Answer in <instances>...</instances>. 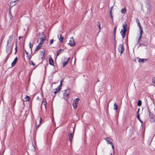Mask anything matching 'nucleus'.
<instances>
[{
    "label": "nucleus",
    "instance_id": "nucleus-52",
    "mask_svg": "<svg viewBox=\"0 0 155 155\" xmlns=\"http://www.w3.org/2000/svg\"><path fill=\"white\" fill-rule=\"evenodd\" d=\"M32 147H33V148H34V150H35V147L34 146L32 145Z\"/></svg>",
    "mask_w": 155,
    "mask_h": 155
},
{
    "label": "nucleus",
    "instance_id": "nucleus-19",
    "mask_svg": "<svg viewBox=\"0 0 155 155\" xmlns=\"http://www.w3.org/2000/svg\"><path fill=\"white\" fill-rule=\"evenodd\" d=\"M39 39L40 40L41 42H43L44 41L45 39V36L43 35V36L42 37L40 38Z\"/></svg>",
    "mask_w": 155,
    "mask_h": 155
},
{
    "label": "nucleus",
    "instance_id": "nucleus-54",
    "mask_svg": "<svg viewBox=\"0 0 155 155\" xmlns=\"http://www.w3.org/2000/svg\"><path fill=\"white\" fill-rule=\"evenodd\" d=\"M114 41H115V35L114 36Z\"/></svg>",
    "mask_w": 155,
    "mask_h": 155
},
{
    "label": "nucleus",
    "instance_id": "nucleus-9",
    "mask_svg": "<svg viewBox=\"0 0 155 155\" xmlns=\"http://www.w3.org/2000/svg\"><path fill=\"white\" fill-rule=\"evenodd\" d=\"M148 110L149 113V117H150V118H153V117H154V115H153V114L150 111L149 107H148Z\"/></svg>",
    "mask_w": 155,
    "mask_h": 155
},
{
    "label": "nucleus",
    "instance_id": "nucleus-39",
    "mask_svg": "<svg viewBox=\"0 0 155 155\" xmlns=\"http://www.w3.org/2000/svg\"><path fill=\"white\" fill-rule=\"evenodd\" d=\"M20 0H12L13 1H12V2H18Z\"/></svg>",
    "mask_w": 155,
    "mask_h": 155
},
{
    "label": "nucleus",
    "instance_id": "nucleus-40",
    "mask_svg": "<svg viewBox=\"0 0 155 155\" xmlns=\"http://www.w3.org/2000/svg\"><path fill=\"white\" fill-rule=\"evenodd\" d=\"M139 27V28L140 29V30H143V29H142V27L139 24V26H138Z\"/></svg>",
    "mask_w": 155,
    "mask_h": 155
},
{
    "label": "nucleus",
    "instance_id": "nucleus-26",
    "mask_svg": "<svg viewBox=\"0 0 155 155\" xmlns=\"http://www.w3.org/2000/svg\"><path fill=\"white\" fill-rule=\"evenodd\" d=\"M68 61L64 62L63 64V67H65L68 64Z\"/></svg>",
    "mask_w": 155,
    "mask_h": 155
},
{
    "label": "nucleus",
    "instance_id": "nucleus-25",
    "mask_svg": "<svg viewBox=\"0 0 155 155\" xmlns=\"http://www.w3.org/2000/svg\"><path fill=\"white\" fill-rule=\"evenodd\" d=\"M30 97L29 96L26 95L25 97V99L26 101H29L30 100Z\"/></svg>",
    "mask_w": 155,
    "mask_h": 155
},
{
    "label": "nucleus",
    "instance_id": "nucleus-61",
    "mask_svg": "<svg viewBox=\"0 0 155 155\" xmlns=\"http://www.w3.org/2000/svg\"><path fill=\"white\" fill-rule=\"evenodd\" d=\"M143 39H145V40H146V38H144Z\"/></svg>",
    "mask_w": 155,
    "mask_h": 155
},
{
    "label": "nucleus",
    "instance_id": "nucleus-27",
    "mask_svg": "<svg viewBox=\"0 0 155 155\" xmlns=\"http://www.w3.org/2000/svg\"><path fill=\"white\" fill-rule=\"evenodd\" d=\"M97 25L98 26V28H99V30H100L101 28V26H100L101 24H100V22H97Z\"/></svg>",
    "mask_w": 155,
    "mask_h": 155
},
{
    "label": "nucleus",
    "instance_id": "nucleus-32",
    "mask_svg": "<svg viewBox=\"0 0 155 155\" xmlns=\"http://www.w3.org/2000/svg\"><path fill=\"white\" fill-rule=\"evenodd\" d=\"M62 86V84L60 83L59 85L58 86L57 88H60L61 90Z\"/></svg>",
    "mask_w": 155,
    "mask_h": 155
},
{
    "label": "nucleus",
    "instance_id": "nucleus-7",
    "mask_svg": "<svg viewBox=\"0 0 155 155\" xmlns=\"http://www.w3.org/2000/svg\"><path fill=\"white\" fill-rule=\"evenodd\" d=\"M126 32L127 31H126V30H123V29H122L120 31V33L123 38H124L125 37V34Z\"/></svg>",
    "mask_w": 155,
    "mask_h": 155
},
{
    "label": "nucleus",
    "instance_id": "nucleus-6",
    "mask_svg": "<svg viewBox=\"0 0 155 155\" xmlns=\"http://www.w3.org/2000/svg\"><path fill=\"white\" fill-rule=\"evenodd\" d=\"M69 45L71 46H74L75 45V42L73 37L71 38L69 41Z\"/></svg>",
    "mask_w": 155,
    "mask_h": 155
},
{
    "label": "nucleus",
    "instance_id": "nucleus-18",
    "mask_svg": "<svg viewBox=\"0 0 155 155\" xmlns=\"http://www.w3.org/2000/svg\"><path fill=\"white\" fill-rule=\"evenodd\" d=\"M64 39V38L62 36L61 34H60V38H59V39L61 42H63V40Z\"/></svg>",
    "mask_w": 155,
    "mask_h": 155
},
{
    "label": "nucleus",
    "instance_id": "nucleus-31",
    "mask_svg": "<svg viewBox=\"0 0 155 155\" xmlns=\"http://www.w3.org/2000/svg\"><path fill=\"white\" fill-rule=\"evenodd\" d=\"M30 64L32 65L33 66H35V64H34L33 61H30Z\"/></svg>",
    "mask_w": 155,
    "mask_h": 155
},
{
    "label": "nucleus",
    "instance_id": "nucleus-37",
    "mask_svg": "<svg viewBox=\"0 0 155 155\" xmlns=\"http://www.w3.org/2000/svg\"><path fill=\"white\" fill-rule=\"evenodd\" d=\"M53 42H54V40L53 39H51L50 41V45H51L53 43Z\"/></svg>",
    "mask_w": 155,
    "mask_h": 155
},
{
    "label": "nucleus",
    "instance_id": "nucleus-35",
    "mask_svg": "<svg viewBox=\"0 0 155 155\" xmlns=\"http://www.w3.org/2000/svg\"><path fill=\"white\" fill-rule=\"evenodd\" d=\"M44 42L40 41V43L38 44V45L42 46V44Z\"/></svg>",
    "mask_w": 155,
    "mask_h": 155
},
{
    "label": "nucleus",
    "instance_id": "nucleus-17",
    "mask_svg": "<svg viewBox=\"0 0 155 155\" xmlns=\"http://www.w3.org/2000/svg\"><path fill=\"white\" fill-rule=\"evenodd\" d=\"M127 10L126 9V7H124V8H122L121 9V12L123 14L125 13L126 12Z\"/></svg>",
    "mask_w": 155,
    "mask_h": 155
},
{
    "label": "nucleus",
    "instance_id": "nucleus-21",
    "mask_svg": "<svg viewBox=\"0 0 155 155\" xmlns=\"http://www.w3.org/2000/svg\"><path fill=\"white\" fill-rule=\"evenodd\" d=\"M118 108V106L116 103H115L114 104V109L115 110H117Z\"/></svg>",
    "mask_w": 155,
    "mask_h": 155
},
{
    "label": "nucleus",
    "instance_id": "nucleus-41",
    "mask_svg": "<svg viewBox=\"0 0 155 155\" xmlns=\"http://www.w3.org/2000/svg\"><path fill=\"white\" fill-rule=\"evenodd\" d=\"M44 105H45V107H46V106L47 105V102H46V100H45V102L44 103Z\"/></svg>",
    "mask_w": 155,
    "mask_h": 155
},
{
    "label": "nucleus",
    "instance_id": "nucleus-22",
    "mask_svg": "<svg viewBox=\"0 0 155 155\" xmlns=\"http://www.w3.org/2000/svg\"><path fill=\"white\" fill-rule=\"evenodd\" d=\"M55 91H54V93L55 94H56L57 93H58L59 91L60 90V88H57L55 89Z\"/></svg>",
    "mask_w": 155,
    "mask_h": 155
},
{
    "label": "nucleus",
    "instance_id": "nucleus-33",
    "mask_svg": "<svg viewBox=\"0 0 155 155\" xmlns=\"http://www.w3.org/2000/svg\"><path fill=\"white\" fill-rule=\"evenodd\" d=\"M15 53H16V52L18 51V50H17V46L16 44V47L15 48Z\"/></svg>",
    "mask_w": 155,
    "mask_h": 155
},
{
    "label": "nucleus",
    "instance_id": "nucleus-48",
    "mask_svg": "<svg viewBox=\"0 0 155 155\" xmlns=\"http://www.w3.org/2000/svg\"><path fill=\"white\" fill-rule=\"evenodd\" d=\"M110 15H112V11H111V10L110 11Z\"/></svg>",
    "mask_w": 155,
    "mask_h": 155
},
{
    "label": "nucleus",
    "instance_id": "nucleus-36",
    "mask_svg": "<svg viewBox=\"0 0 155 155\" xmlns=\"http://www.w3.org/2000/svg\"><path fill=\"white\" fill-rule=\"evenodd\" d=\"M29 46L30 48L31 49V51H32L31 44V42H30L29 43Z\"/></svg>",
    "mask_w": 155,
    "mask_h": 155
},
{
    "label": "nucleus",
    "instance_id": "nucleus-51",
    "mask_svg": "<svg viewBox=\"0 0 155 155\" xmlns=\"http://www.w3.org/2000/svg\"><path fill=\"white\" fill-rule=\"evenodd\" d=\"M137 59V58H135L134 60V61H136Z\"/></svg>",
    "mask_w": 155,
    "mask_h": 155
},
{
    "label": "nucleus",
    "instance_id": "nucleus-20",
    "mask_svg": "<svg viewBox=\"0 0 155 155\" xmlns=\"http://www.w3.org/2000/svg\"><path fill=\"white\" fill-rule=\"evenodd\" d=\"M63 50L61 49H60L59 50H58L57 52V56H58V55L61 53V51H63Z\"/></svg>",
    "mask_w": 155,
    "mask_h": 155
},
{
    "label": "nucleus",
    "instance_id": "nucleus-10",
    "mask_svg": "<svg viewBox=\"0 0 155 155\" xmlns=\"http://www.w3.org/2000/svg\"><path fill=\"white\" fill-rule=\"evenodd\" d=\"M137 59L139 62H144L147 60V59H141L138 58H137Z\"/></svg>",
    "mask_w": 155,
    "mask_h": 155
},
{
    "label": "nucleus",
    "instance_id": "nucleus-8",
    "mask_svg": "<svg viewBox=\"0 0 155 155\" xmlns=\"http://www.w3.org/2000/svg\"><path fill=\"white\" fill-rule=\"evenodd\" d=\"M49 64L50 65L53 66L54 65V63L53 60L51 55L49 56Z\"/></svg>",
    "mask_w": 155,
    "mask_h": 155
},
{
    "label": "nucleus",
    "instance_id": "nucleus-13",
    "mask_svg": "<svg viewBox=\"0 0 155 155\" xmlns=\"http://www.w3.org/2000/svg\"><path fill=\"white\" fill-rule=\"evenodd\" d=\"M123 30H126V31H127V24L125 22L123 24Z\"/></svg>",
    "mask_w": 155,
    "mask_h": 155
},
{
    "label": "nucleus",
    "instance_id": "nucleus-3",
    "mask_svg": "<svg viewBox=\"0 0 155 155\" xmlns=\"http://www.w3.org/2000/svg\"><path fill=\"white\" fill-rule=\"evenodd\" d=\"M70 93V90L68 89L64 90V92L63 93L64 98L65 100H67L69 97L68 96Z\"/></svg>",
    "mask_w": 155,
    "mask_h": 155
},
{
    "label": "nucleus",
    "instance_id": "nucleus-4",
    "mask_svg": "<svg viewBox=\"0 0 155 155\" xmlns=\"http://www.w3.org/2000/svg\"><path fill=\"white\" fill-rule=\"evenodd\" d=\"M118 50L119 52L120 53V55H121L124 50V46L123 44H121L119 45Z\"/></svg>",
    "mask_w": 155,
    "mask_h": 155
},
{
    "label": "nucleus",
    "instance_id": "nucleus-28",
    "mask_svg": "<svg viewBox=\"0 0 155 155\" xmlns=\"http://www.w3.org/2000/svg\"><path fill=\"white\" fill-rule=\"evenodd\" d=\"M117 28V26H116L114 28V31L113 32L114 36H115L116 33V29Z\"/></svg>",
    "mask_w": 155,
    "mask_h": 155
},
{
    "label": "nucleus",
    "instance_id": "nucleus-30",
    "mask_svg": "<svg viewBox=\"0 0 155 155\" xmlns=\"http://www.w3.org/2000/svg\"><path fill=\"white\" fill-rule=\"evenodd\" d=\"M154 117H153V118H150V122H154L155 121V119L154 118Z\"/></svg>",
    "mask_w": 155,
    "mask_h": 155
},
{
    "label": "nucleus",
    "instance_id": "nucleus-59",
    "mask_svg": "<svg viewBox=\"0 0 155 155\" xmlns=\"http://www.w3.org/2000/svg\"><path fill=\"white\" fill-rule=\"evenodd\" d=\"M62 81H61V83L62 84Z\"/></svg>",
    "mask_w": 155,
    "mask_h": 155
},
{
    "label": "nucleus",
    "instance_id": "nucleus-1",
    "mask_svg": "<svg viewBox=\"0 0 155 155\" xmlns=\"http://www.w3.org/2000/svg\"><path fill=\"white\" fill-rule=\"evenodd\" d=\"M74 131V129L73 127H70L69 128V133L68 135L69 140L71 143L72 142Z\"/></svg>",
    "mask_w": 155,
    "mask_h": 155
},
{
    "label": "nucleus",
    "instance_id": "nucleus-29",
    "mask_svg": "<svg viewBox=\"0 0 155 155\" xmlns=\"http://www.w3.org/2000/svg\"><path fill=\"white\" fill-rule=\"evenodd\" d=\"M152 82L155 84V77H153L152 79Z\"/></svg>",
    "mask_w": 155,
    "mask_h": 155
},
{
    "label": "nucleus",
    "instance_id": "nucleus-14",
    "mask_svg": "<svg viewBox=\"0 0 155 155\" xmlns=\"http://www.w3.org/2000/svg\"><path fill=\"white\" fill-rule=\"evenodd\" d=\"M104 139L106 141L108 144H112V143L109 140V138L108 137H107L106 138H104Z\"/></svg>",
    "mask_w": 155,
    "mask_h": 155
},
{
    "label": "nucleus",
    "instance_id": "nucleus-2",
    "mask_svg": "<svg viewBox=\"0 0 155 155\" xmlns=\"http://www.w3.org/2000/svg\"><path fill=\"white\" fill-rule=\"evenodd\" d=\"M13 37L12 36H9V39L8 41L7 44L6 45V51L9 52L11 50H12V48L11 44L12 41Z\"/></svg>",
    "mask_w": 155,
    "mask_h": 155
},
{
    "label": "nucleus",
    "instance_id": "nucleus-45",
    "mask_svg": "<svg viewBox=\"0 0 155 155\" xmlns=\"http://www.w3.org/2000/svg\"><path fill=\"white\" fill-rule=\"evenodd\" d=\"M139 110H140V109H138V111L137 112V115H138V114H139Z\"/></svg>",
    "mask_w": 155,
    "mask_h": 155
},
{
    "label": "nucleus",
    "instance_id": "nucleus-56",
    "mask_svg": "<svg viewBox=\"0 0 155 155\" xmlns=\"http://www.w3.org/2000/svg\"><path fill=\"white\" fill-rule=\"evenodd\" d=\"M12 15V14L11 13L10 11V12H9V15Z\"/></svg>",
    "mask_w": 155,
    "mask_h": 155
},
{
    "label": "nucleus",
    "instance_id": "nucleus-44",
    "mask_svg": "<svg viewBox=\"0 0 155 155\" xmlns=\"http://www.w3.org/2000/svg\"><path fill=\"white\" fill-rule=\"evenodd\" d=\"M10 18L11 19L13 18V16H12V15H10Z\"/></svg>",
    "mask_w": 155,
    "mask_h": 155
},
{
    "label": "nucleus",
    "instance_id": "nucleus-16",
    "mask_svg": "<svg viewBox=\"0 0 155 155\" xmlns=\"http://www.w3.org/2000/svg\"><path fill=\"white\" fill-rule=\"evenodd\" d=\"M137 118L139 120V121L141 123V125H143V121L141 120H140V119L139 114H138V115H137Z\"/></svg>",
    "mask_w": 155,
    "mask_h": 155
},
{
    "label": "nucleus",
    "instance_id": "nucleus-57",
    "mask_svg": "<svg viewBox=\"0 0 155 155\" xmlns=\"http://www.w3.org/2000/svg\"><path fill=\"white\" fill-rule=\"evenodd\" d=\"M114 47L115 48L116 47V44H114Z\"/></svg>",
    "mask_w": 155,
    "mask_h": 155
},
{
    "label": "nucleus",
    "instance_id": "nucleus-63",
    "mask_svg": "<svg viewBox=\"0 0 155 155\" xmlns=\"http://www.w3.org/2000/svg\"><path fill=\"white\" fill-rule=\"evenodd\" d=\"M44 102V101H42V103H43Z\"/></svg>",
    "mask_w": 155,
    "mask_h": 155
},
{
    "label": "nucleus",
    "instance_id": "nucleus-58",
    "mask_svg": "<svg viewBox=\"0 0 155 155\" xmlns=\"http://www.w3.org/2000/svg\"><path fill=\"white\" fill-rule=\"evenodd\" d=\"M143 38L142 37V38H141V41L142 40V39H143Z\"/></svg>",
    "mask_w": 155,
    "mask_h": 155
},
{
    "label": "nucleus",
    "instance_id": "nucleus-34",
    "mask_svg": "<svg viewBox=\"0 0 155 155\" xmlns=\"http://www.w3.org/2000/svg\"><path fill=\"white\" fill-rule=\"evenodd\" d=\"M136 21H137V23L138 26H139V25H140V23L139 21L137 18L136 19Z\"/></svg>",
    "mask_w": 155,
    "mask_h": 155
},
{
    "label": "nucleus",
    "instance_id": "nucleus-12",
    "mask_svg": "<svg viewBox=\"0 0 155 155\" xmlns=\"http://www.w3.org/2000/svg\"><path fill=\"white\" fill-rule=\"evenodd\" d=\"M25 51L26 53V54H27V57L29 60H30L31 58V56L30 55H29L28 52L26 51V50H25Z\"/></svg>",
    "mask_w": 155,
    "mask_h": 155
},
{
    "label": "nucleus",
    "instance_id": "nucleus-15",
    "mask_svg": "<svg viewBox=\"0 0 155 155\" xmlns=\"http://www.w3.org/2000/svg\"><path fill=\"white\" fill-rule=\"evenodd\" d=\"M143 30H140V36L139 37L137 43H139L140 41V38L142 36V34H143Z\"/></svg>",
    "mask_w": 155,
    "mask_h": 155
},
{
    "label": "nucleus",
    "instance_id": "nucleus-60",
    "mask_svg": "<svg viewBox=\"0 0 155 155\" xmlns=\"http://www.w3.org/2000/svg\"><path fill=\"white\" fill-rule=\"evenodd\" d=\"M19 38V39H20V37H19V38Z\"/></svg>",
    "mask_w": 155,
    "mask_h": 155
},
{
    "label": "nucleus",
    "instance_id": "nucleus-53",
    "mask_svg": "<svg viewBox=\"0 0 155 155\" xmlns=\"http://www.w3.org/2000/svg\"><path fill=\"white\" fill-rule=\"evenodd\" d=\"M112 8H113V7H111L110 8V10H111V11H112Z\"/></svg>",
    "mask_w": 155,
    "mask_h": 155
},
{
    "label": "nucleus",
    "instance_id": "nucleus-62",
    "mask_svg": "<svg viewBox=\"0 0 155 155\" xmlns=\"http://www.w3.org/2000/svg\"><path fill=\"white\" fill-rule=\"evenodd\" d=\"M110 155H113L112 154V153H111Z\"/></svg>",
    "mask_w": 155,
    "mask_h": 155
},
{
    "label": "nucleus",
    "instance_id": "nucleus-5",
    "mask_svg": "<svg viewBox=\"0 0 155 155\" xmlns=\"http://www.w3.org/2000/svg\"><path fill=\"white\" fill-rule=\"evenodd\" d=\"M79 100V98H76L74 101L73 106L74 109H76L77 108V105L78 103Z\"/></svg>",
    "mask_w": 155,
    "mask_h": 155
},
{
    "label": "nucleus",
    "instance_id": "nucleus-42",
    "mask_svg": "<svg viewBox=\"0 0 155 155\" xmlns=\"http://www.w3.org/2000/svg\"><path fill=\"white\" fill-rule=\"evenodd\" d=\"M110 18L112 19V21H113V16L112 15H110Z\"/></svg>",
    "mask_w": 155,
    "mask_h": 155
},
{
    "label": "nucleus",
    "instance_id": "nucleus-55",
    "mask_svg": "<svg viewBox=\"0 0 155 155\" xmlns=\"http://www.w3.org/2000/svg\"><path fill=\"white\" fill-rule=\"evenodd\" d=\"M143 45V44H140V45H139V46H138V47H139L141 45Z\"/></svg>",
    "mask_w": 155,
    "mask_h": 155
},
{
    "label": "nucleus",
    "instance_id": "nucleus-43",
    "mask_svg": "<svg viewBox=\"0 0 155 155\" xmlns=\"http://www.w3.org/2000/svg\"><path fill=\"white\" fill-rule=\"evenodd\" d=\"M42 121V119L41 118H40V121H39V123L40 124L41 123Z\"/></svg>",
    "mask_w": 155,
    "mask_h": 155
},
{
    "label": "nucleus",
    "instance_id": "nucleus-11",
    "mask_svg": "<svg viewBox=\"0 0 155 155\" xmlns=\"http://www.w3.org/2000/svg\"><path fill=\"white\" fill-rule=\"evenodd\" d=\"M18 58L17 57H16L15 59H14V61L12 62L11 64V65L12 67H13L16 64L17 61L18 60Z\"/></svg>",
    "mask_w": 155,
    "mask_h": 155
},
{
    "label": "nucleus",
    "instance_id": "nucleus-49",
    "mask_svg": "<svg viewBox=\"0 0 155 155\" xmlns=\"http://www.w3.org/2000/svg\"><path fill=\"white\" fill-rule=\"evenodd\" d=\"M114 44H116V46L117 42L116 41H114Z\"/></svg>",
    "mask_w": 155,
    "mask_h": 155
},
{
    "label": "nucleus",
    "instance_id": "nucleus-50",
    "mask_svg": "<svg viewBox=\"0 0 155 155\" xmlns=\"http://www.w3.org/2000/svg\"><path fill=\"white\" fill-rule=\"evenodd\" d=\"M70 59V58H68V59L67 61H68H68H69Z\"/></svg>",
    "mask_w": 155,
    "mask_h": 155
},
{
    "label": "nucleus",
    "instance_id": "nucleus-24",
    "mask_svg": "<svg viewBox=\"0 0 155 155\" xmlns=\"http://www.w3.org/2000/svg\"><path fill=\"white\" fill-rule=\"evenodd\" d=\"M41 46L38 45L36 47V48L35 49V51H36L39 49L41 48Z\"/></svg>",
    "mask_w": 155,
    "mask_h": 155
},
{
    "label": "nucleus",
    "instance_id": "nucleus-23",
    "mask_svg": "<svg viewBox=\"0 0 155 155\" xmlns=\"http://www.w3.org/2000/svg\"><path fill=\"white\" fill-rule=\"evenodd\" d=\"M137 105L139 106H140L142 104V102L140 100H139L137 102Z\"/></svg>",
    "mask_w": 155,
    "mask_h": 155
},
{
    "label": "nucleus",
    "instance_id": "nucleus-47",
    "mask_svg": "<svg viewBox=\"0 0 155 155\" xmlns=\"http://www.w3.org/2000/svg\"><path fill=\"white\" fill-rule=\"evenodd\" d=\"M40 125V124H39L38 126H37V127H36V128L37 129L38 128V127H39V126Z\"/></svg>",
    "mask_w": 155,
    "mask_h": 155
},
{
    "label": "nucleus",
    "instance_id": "nucleus-46",
    "mask_svg": "<svg viewBox=\"0 0 155 155\" xmlns=\"http://www.w3.org/2000/svg\"><path fill=\"white\" fill-rule=\"evenodd\" d=\"M112 146V147L113 150H114V147L113 145V143H112V144H110Z\"/></svg>",
    "mask_w": 155,
    "mask_h": 155
},
{
    "label": "nucleus",
    "instance_id": "nucleus-38",
    "mask_svg": "<svg viewBox=\"0 0 155 155\" xmlns=\"http://www.w3.org/2000/svg\"><path fill=\"white\" fill-rule=\"evenodd\" d=\"M42 53L43 54V57H41V58L42 59L43 57H44V55H45V51H41Z\"/></svg>",
    "mask_w": 155,
    "mask_h": 155
}]
</instances>
